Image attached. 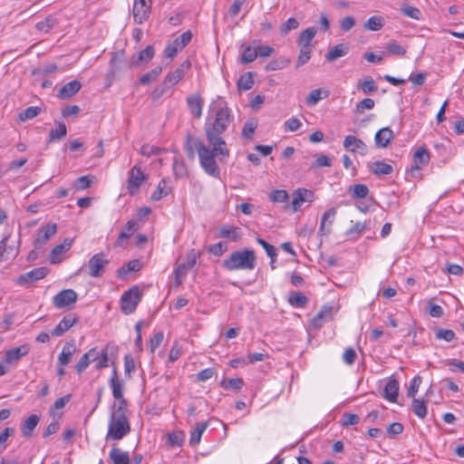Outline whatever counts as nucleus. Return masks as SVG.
Instances as JSON below:
<instances>
[{"label": "nucleus", "instance_id": "423d86ee", "mask_svg": "<svg viewBox=\"0 0 464 464\" xmlns=\"http://www.w3.org/2000/svg\"><path fill=\"white\" fill-rule=\"evenodd\" d=\"M141 299V292L138 286H133L124 292L121 297V308L124 314H130Z\"/></svg>", "mask_w": 464, "mask_h": 464}, {"label": "nucleus", "instance_id": "ea45409f", "mask_svg": "<svg viewBox=\"0 0 464 464\" xmlns=\"http://www.w3.org/2000/svg\"><path fill=\"white\" fill-rule=\"evenodd\" d=\"M359 87L365 94L372 93L377 91V85L372 77H365L362 81L359 82Z\"/></svg>", "mask_w": 464, "mask_h": 464}, {"label": "nucleus", "instance_id": "680f3d73", "mask_svg": "<svg viewBox=\"0 0 464 464\" xmlns=\"http://www.w3.org/2000/svg\"><path fill=\"white\" fill-rule=\"evenodd\" d=\"M164 335L162 332H157L153 334L150 341V350L154 353L155 350L161 344Z\"/></svg>", "mask_w": 464, "mask_h": 464}, {"label": "nucleus", "instance_id": "864d4df0", "mask_svg": "<svg viewBox=\"0 0 464 464\" xmlns=\"http://www.w3.org/2000/svg\"><path fill=\"white\" fill-rule=\"evenodd\" d=\"M256 57H257L256 47L252 48L250 46H246L244 49V52L242 53L241 61L244 63H249L254 62Z\"/></svg>", "mask_w": 464, "mask_h": 464}, {"label": "nucleus", "instance_id": "4c0bfd02", "mask_svg": "<svg viewBox=\"0 0 464 464\" xmlns=\"http://www.w3.org/2000/svg\"><path fill=\"white\" fill-rule=\"evenodd\" d=\"M67 133V129L64 123L58 122L56 125V128L54 130H52L49 133V142H53L56 140H60L63 138Z\"/></svg>", "mask_w": 464, "mask_h": 464}, {"label": "nucleus", "instance_id": "5701e85b", "mask_svg": "<svg viewBox=\"0 0 464 464\" xmlns=\"http://www.w3.org/2000/svg\"><path fill=\"white\" fill-rule=\"evenodd\" d=\"M75 352H76V346H75L74 343H72V342L66 343L63 345V350L58 356L59 365H61V366L67 365L70 362V361L72 360V357L75 353Z\"/></svg>", "mask_w": 464, "mask_h": 464}, {"label": "nucleus", "instance_id": "603ef678", "mask_svg": "<svg viewBox=\"0 0 464 464\" xmlns=\"http://www.w3.org/2000/svg\"><path fill=\"white\" fill-rule=\"evenodd\" d=\"M311 58V47L300 46V53L298 55L296 67L299 68L305 64Z\"/></svg>", "mask_w": 464, "mask_h": 464}, {"label": "nucleus", "instance_id": "4be33fe9", "mask_svg": "<svg viewBox=\"0 0 464 464\" xmlns=\"http://www.w3.org/2000/svg\"><path fill=\"white\" fill-rule=\"evenodd\" d=\"M393 138V131L389 127H384L376 132L374 137L375 145L378 148H386Z\"/></svg>", "mask_w": 464, "mask_h": 464}, {"label": "nucleus", "instance_id": "774afa93", "mask_svg": "<svg viewBox=\"0 0 464 464\" xmlns=\"http://www.w3.org/2000/svg\"><path fill=\"white\" fill-rule=\"evenodd\" d=\"M192 34L190 31H186L179 37H177L174 41L176 42V45L181 47L182 49L191 41Z\"/></svg>", "mask_w": 464, "mask_h": 464}, {"label": "nucleus", "instance_id": "cd10ccee", "mask_svg": "<svg viewBox=\"0 0 464 464\" xmlns=\"http://www.w3.org/2000/svg\"><path fill=\"white\" fill-rule=\"evenodd\" d=\"M39 417L35 414L30 415L22 424L21 431L24 437H31L33 435L34 430L39 423Z\"/></svg>", "mask_w": 464, "mask_h": 464}, {"label": "nucleus", "instance_id": "2f4dec72", "mask_svg": "<svg viewBox=\"0 0 464 464\" xmlns=\"http://www.w3.org/2000/svg\"><path fill=\"white\" fill-rule=\"evenodd\" d=\"M392 171L393 168L392 165L381 160L375 161L371 168V172L377 176L390 175Z\"/></svg>", "mask_w": 464, "mask_h": 464}, {"label": "nucleus", "instance_id": "49530a36", "mask_svg": "<svg viewBox=\"0 0 464 464\" xmlns=\"http://www.w3.org/2000/svg\"><path fill=\"white\" fill-rule=\"evenodd\" d=\"M350 192L353 198H364L367 197L369 189L363 184H357L350 188Z\"/></svg>", "mask_w": 464, "mask_h": 464}, {"label": "nucleus", "instance_id": "20e7f679", "mask_svg": "<svg viewBox=\"0 0 464 464\" xmlns=\"http://www.w3.org/2000/svg\"><path fill=\"white\" fill-rule=\"evenodd\" d=\"M130 431V425L126 414H110L107 440H120Z\"/></svg>", "mask_w": 464, "mask_h": 464}, {"label": "nucleus", "instance_id": "4468645a", "mask_svg": "<svg viewBox=\"0 0 464 464\" xmlns=\"http://www.w3.org/2000/svg\"><path fill=\"white\" fill-rule=\"evenodd\" d=\"M343 145L346 150H349L353 153H358L362 156H364L367 153V145L356 136H345Z\"/></svg>", "mask_w": 464, "mask_h": 464}, {"label": "nucleus", "instance_id": "ddd939ff", "mask_svg": "<svg viewBox=\"0 0 464 464\" xmlns=\"http://www.w3.org/2000/svg\"><path fill=\"white\" fill-rule=\"evenodd\" d=\"M48 272L49 270L46 267H37L21 275L15 282L17 285H25L32 282H36L44 278L48 275Z\"/></svg>", "mask_w": 464, "mask_h": 464}, {"label": "nucleus", "instance_id": "37998d69", "mask_svg": "<svg viewBox=\"0 0 464 464\" xmlns=\"http://www.w3.org/2000/svg\"><path fill=\"white\" fill-rule=\"evenodd\" d=\"M162 72V68L160 66H157L153 68L149 72L143 74L140 80V83L143 85L149 84L151 82H154L158 79L160 74Z\"/></svg>", "mask_w": 464, "mask_h": 464}, {"label": "nucleus", "instance_id": "a211bd4d", "mask_svg": "<svg viewBox=\"0 0 464 464\" xmlns=\"http://www.w3.org/2000/svg\"><path fill=\"white\" fill-rule=\"evenodd\" d=\"M73 240L71 238H66L62 244L55 246L50 256V261L52 264H59L63 261V255H64L67 251H69L72 246Z\"/></svg>", "mask_w": 464, "mask_h": 464}, {"label": "nucleus", "instance_id": "9d476101", "mask_svg": "<svg viewBox=\"0 0 464 464\" xmlns=\"http://www.w3.org/2000/svg\"><path fill=\"white\" fill-rule=\"evenodd\" d=\"M109 264V260L102 253L92 256L88 262L89 275L92 277H99L104 272V267Z\"/></svg>", "mask_w": 464, "mask_h": 464}, {"label": "nucleus", "instance_id": "2eb2a0df", "mask_svg": "<svg viewBox=\"0 0 464 464\" xmlns=\"http://www.w3.org/2000/svg\"><path fill=\"white\" fill-rule=\"evenodd\" d=\"M30 351V346L28 344H22L18 347L8 350L4 357L5 363L9 365H13L17 363V362L24 356L27 355Z\"/></svg>", "mask_w": 464, "mask_h": 464}, {"label": "nucleus", "instance_id": "58836bf2", "mask_svg": "<svg viewBox=\"0 0 464 464\" xmlns=\"http://www.w3.org/2000/svg\"><path fill=\"white\" fill-rule=\"evenodd\" d=\"M168 194L169 190L167 188V180L165 179H162L159 182L156 190L151 194V199L153 201H158L162 198L166 197Z\"/></svg>", "mask_w": 464, "mask_h": 464}, {"label": "nucleus", "instance_id": "3c124183", "mask_svg": "<svg viewBox=\"0 0 464 464\" xmlns=\"http://www.w3.org/2000/svg\"><path fill=\"white\" fill-rule=\"evenodd\" d=\"M375 102L371 98L362 99L356 104L355 112L358 114H362L365 110H372L374 108Z\"/></svg>", "mask_w": 464, "mask_h": 464}, {"label": "nucleus", "instance_id": "de8ad7c7", "mask_svg": "<svg viewBox=\"0 0 464 464\" xmlns=\"http://www.w3.org/2000/svg\"><path fill=\"white\" fill-rule=\"evenodd\" d=\"M435 336L438 340L445 342H452L456 338V334L452 330L439 328L435 331Z\"/></svg>", "mask_w": 464, "mask_h": 464}, {"label": "nucleus", "instance_id": "b1692460", "mask_svg": "<svg viewBox=\"0 0 464 464\" xmlns=\"http://www.w3.org/2000/svg\"><path fill=\"white\" fill-rule=\"evenodd\" d=\"M82 87L79 81L73 80L64 84L59 91L58 96L62 99H67L76 94Z\"/></svg>", "mask_w": 464, "mask_h": 464}, {"label": "nucleus", "instance_id": "39448f33", "mask_svg": "<svg viewBox=\"0 0 464 464\" xmlns=\"http://www.w3.org/2000/svg\"><path fill=\"white\" fill-rule=\"evenodd\" d=\"M199 254L195 249L188 251L185 256V260L177 265L174 270L175 279L174 284L179 286L182 284L183 278L187 276L196 265Z\"/></svg>", "mask_w": 464, "mask_h": 464}, {"label": "nucleus", "instance_id": "0eeeda50", "mask_svg": "<svg viewBox=\"0 0 464 464\" xmlns=\"http://www.w3.org/2000/svg\"><path fill=\"white\" fill-rule=\"evenodd\" d=\"M147 179V176L141 169L135 165L129 172L127 180V191L130 195H135L139 192L141 184Z\"/></svg>", "mask_w": 464, "mask_h": 464}, {"label": "nucleus", "instance_id": "412c9836", "mask_svg": "<svg viewBox=\"0 0 464 464\" xmlns=\"http://www.w3.org/2000/svg\"><path fill=\"white\" fill-rule=\"evenodd\" d=\"M99 357V352L96 348L90 349L87 353H85L79 362L75 365V369L78 373H82L84 372L87 367L90 365L92 362H95Z\"/></svg>", "mask_w": 464, "mask_h": 464}, {"label": "nucleus", "instance_id": "f3484780", "mask_svg": "<svg viewBox=\"0 0 464 464\" xmlns=\"http://www.w3.org/2000/svg\"><path fill=\"white\" fill-rule=\"evenodd\" d=\"M336 216V208H331L327 211H325L321 218L320 227L318 229V234L320 236H327L331 233L332 225L335 219Z\"/></svg>", "mask_w": 464, "mask_h": 464}, {"label": "nucleus", "instance_id": "dca6fc26", "mask_svg": "<svg viewBox=\"0 0 464 464\" xmlns=\"http://www.w3.org/2000/svg\"><path fill=\"white\" fill-rule=\"evenodd\" d=\"M57 231V225L55 223H49L41 227L36 234L34 245L36 246L44 245Z\"/></svg>", "mask_w": 464, "mask_h": 464}, {"label": "nucleus", "instance_id": "bb28decb", "mask_svg": "<svg viewBox=\"0 0 464 464\" xmlns=\"http://www.w3.org/2000/svg\"><path fill=\"white\" fill-rule=\"evenodd\" d=\"M398 392L399 382L395 379H390L384 387V398L391 402H395Z\"/></svg>", "mask_w": 464, "mask_h": 464}, {"label": "nucleus", "instance_id": "9b49d317", "mask_svg": "<svg viewBox=\"0 0 464 464\" xmlns=\"http://www.w3.org/2000/svg\"><path fill=\"white\" fill-rule=\"evenodd\" d=\"M314 200V193L312 190L306 188H297L292 194L291 206L293 211L300 209L301 206L304 202L312 203Z\"/></svg>", "mask_w": 464, "mask_h": 464}, {"label": "nucleus", "instance_id": "5fc2aeb1", "mask_svg": "<svg viewBox=\"0 0 464 464\" xmlns=\"http://www.w3.org/2000/svg\"><path fill=\"white\" fill-rule=\"evenodd\" d=\"M422 382V378L420 375L415 376L410 383V387L407 391V396L411 398H415L419 388Z\"/></svg>", "mask_w": 464, "mask_h": 464}, {"label": "nucleus", "instance_id": "f8f14e48", "mask_svg": "<svg viewBox=\"0 0 464 464\" xmlns=\"http://www.w3.org/2000/svg\"><path fill=\"white\" fill-rule=\"evenodd\" d=\"M430 160V153L425 147H419L413 154V165L411 168V173L413 175L415 172H419L425 166L429 164Z\"/></svg>", "mask_w": 464, "mask_h": 464}, {"label": "nucleus", "instance_id": "aec40b11", "mask_svg": "<svg viewBox=\"0 0 464 464\" xmlns=\"http://www.w3.org/2000/svg\"><path fill=\"white\" fill-rule=\"evenodd\" d=\"M78 322V318L73 314H68L64 316L59 324L52 331L53 336H62L66 333L72 326Z\"/></svg>", "mask_w": 464, "mask_h": 464}, {"label": "nucleus", "instance_id": "8fccbe9b", "mask_svg": "<svg viewBox=\"0 0 464 464\" xmlns=\"http://www.w3.org/2000/svg\"><path fill=\"white\" fill-rule=\"evenodd\" d=\"M289 302L296 307H304L307 303V297L301 293L295 292L290 295Z\"/></svg>", "mask_w": 464, "mask_h": 464}, {"label": "nucleus", "instance_id": "a19ab883", "mask_svg": "<svg viewBox=\"0 0 464 464\" xmlns=\"http://www.w3.org/2000/svg\"><path fill=\"white\" fill-rule=\"evenodd\" d=\"M254 80L251 72H246L240 76L237 88L240 91H248L253 87Z\"/></svg>", "mask_w": 464, "mask_h": 464}, {"label": "nucleus", "instance_id": "c03bdc74", "mask_svg": "<svg viewBox=\"0 0 464 464\" xmlns=\"http://www.w3.org/2000/svg\"><path fill=\"white\" fill-rule=\"evenodd\" d=\"M220 235L223 237H227L233 241H236L240 237L239 228L236 227L226 226L221 227Z\"/></svg>", "mask_w": 464, "mask_h": 464}, {"label": "nucleus", "instance_id": "7c9ffc66", "mask_svg": "<svg viewBox=\"0 0 464 464\" xmlns=\"http://www.w3.org/2000/svg\"><path fill=\"white\" fill-rule=\"evenodd\" d=\"M329 96V92L327 90H323L321 88L314 89L310 92L309 95L306 97V104L308 106L316 105L321 100L325 99Z\"/></svg>", "mask_w": 464, "mask_h": 464}, {"label": "nucleus", "instance_id": "7ed1b4c3", "mask_svg": "<svg viewBox=\"0 0 464 464\" xmlns=\"http://www.w3.org/2000/svg\"><path fill=\"white\" fill-rule=\"evenodd\" d=\"M191 67V63L188 59L182 62L178 68L174 71L169 72L165 77L161 83V86L156 88L152 92L153 99H159L161 97L168 89L174 87L178 84L186 75V73L189 71Z\"/></svg>", "mask_w": 464, "mask_h": 464}, {"label": "nucleus", "instance_id": "f257e3e1", "mask_svg": "<svg viewBox=\"0 0 464 464\" xmlns=\"http://www.w3.org/2000/svg\"><path fill=\"white\" fill-rule=\"evenodd\" d=\"M233 117L225 101L218 99L214 101L208 112V119L205 124L207 140L212 150L208 148L204 142L190 135H188L185 142V150L190 159L198 154L200 166L208 175L218 178L220 174L219 167L215 160L218 157L219 161L229 157V150L221 134L227 129Z\"/></svg>", "mask_w": 464, "mask_h": 464}, {"label": "nucleus", "instance_id": "6e6d98bb", "mask_svg": "<svg viewBox=\"0 0 464 464\" xmlns=\"http://www.w3.org/2000/svg\"><path fill=\"white\" fill-rule=\"evenodd\" d=\"M270 200L275 203H283L288 199V193L285 189H276L270 193Z\"/></svg>", "mask_w": 464, "mask_h": 464}, {"label": "nucleus", "instance_id": "c756f323", "mask_svg": "<svg viewBox=\"0 0 464 464\" xmlns=\"http://www.w3.org/2000/svg\"><path fill=\"white\" fill-rule=\"evenodd\" d=\"M110 459L113 464H130V456L126 451H122L119 448H112L110 451Z\"/></svg>", "mask_w": 464, "mask_h": 464}, {"label": "nucleus", "instance_id": "f03ea898", "mask_svg": "<svg viewBox=\"0 0 464 464\" xmlns=\"http://www.w3.org/2000/svg\"><path fill=\"white\" fill-rule=\"evenodd\" d=\"M256 255L251 249L233 252L223 261V267L229 271L253 270L256 266Z\"/></svg>", "mask_w": 464, "mask_h": 464}, {"label": "nucleus", "instance_id": "0e129e2a", "mask_svg": "<svg viewBox=\"0 0 464 464\" xmlns=\"http://www.w3.org/2000/svg\"><path fill=\"white\" fill-rule=\"evenodd\" d=\"M154 56V48L150 45L147 46L144 50L139 53V60L140 62L148 63Z\"/></svg>", "mask_w": 464, "mask_h": 464}, {"label": "nucleus", "instance_id": "13d9d810", "mask_svg": "<svg viewBox=\"0 0 464 464\" xmlns=\"http://www.w3.org/2000/svg\"><path fill=\"white\" fill-rule=\"evenodd\" d=\"M256 126L257 123L254 120L246 121L242 130V135L246 139H251Z\"/></svg>", "mask_w": 464, "mask_h": 464}, {"label": "nucleus", "instance_id": "72a5a7b5", "mask_svg": "<svg viewBox=\"0 0 464 464\" xmlns=\"http://www.w3.org/2000/svg\"><path fill=\"white\" fill-rule=\"evenodd\" d=\"M317 33L315 27H309L305 29L300 35L298 44L303 47H310V44Z\"/></svg>", "mask_w": 464, "mask_h": 464}, {"label": "nucleus", "instance_id": "c9c22d12", "mask_svg": "<svg viewBox=\"0 0 464 464\" xmlns=\"http://www.w3.org/2000/svg\"><path fill=\"white\" fill-rule=\"evenodd\" d=\"M291 60L287 57H280L277 59L271 60L266 66V71H276L281 70L288 66Z\"/></svg>", "mask_w": 464, "mask_h": 464}, {"label": "nucleus", "instance_id": "338daca9", "mask_svg": "<svg viewBox=\"0 0 464 464\" xmlns=\"http://www.w3.org/2000/svg\"><path fill=\"white\" fill-rule=\"evenodd\" d=\"M298 25V21L295 18L291 17L282 25L281 33L283 34H287L291 30L296 29Z\"/></svg>", "mask_w": 464, "mask_h": 464}, {"label": "nucleus", "instance_id": "6ab92c4d", "mask_svg": "<svg viewBox=\"0 0 464 464\" xmlns=\"http://www.w3.org/2000/svg\"><path fill=\"white\" fill-rule=\"evenodd\" d=\"M203 100L198 93H194L187 97V105L189 112L197 119L202 116Z\"/></svg>", "mask_w": 464, "mask_h": 464}, {"label": "nucleus", "instance_id": "e433bc0d", "mask_svg": "<svg viewBox=\"0 0 464 464\" xmlns=\"http://www.w3.org/2000/svg\"><path fill=\"white\" fill-rule=\"evenodd\" d=\"M244 381L241 378L224 379L220 382V386L226 390L239 391L242 389Z\"/></svg>", "mask_w": 464, "mask_h": 464}, {"label": "nucleus", "instance_id": "1a4fd4ad", "mask_svg": "<svg viewBox=\"0 0 464 464\" xmlns=\"http://www.w3.org/2000/svg\"><path fill=\"white\" fill-rule=\"evenodd\" d=\"M77 301V294L72 289H64L60 291L53 298V305L58 309L72 306Z\"/></svg>", "mask_w": 464, "mask_h": 464}, {"label": "nucleus", "instance_id": "09e8293b", "mask_svg": "<svg viewBox=\"0 0 464 464\" xmlns=\"http://www.w3.org/2000/svg\"><path fill=\"white\" fill-rule=\"evenodd\" d=\"M256 242L265 249L267 256L271 258V263H275L277 256L276 247L260 237L256 238Z\"/></svg>", "mask_w": 464, "mask_h": 464}, {"label": "nucleus", "instance_id": "69168bd1", "mask_svg": "<svg viewBox=\"0 0 464 464\" xmlns=\"http://www.w3.org/2000/svg\"><path fill=\"white\" fill-rule=\"evenodd\" d=\"M360 418L357 414L353 413H344L342 418V425L343 426H350L355 425L359 422Z\"/></svg>", "mask_w": 464, "mask_h": 464}, {"label": "nucleus", "instance_id": "6e6552de", "mask_svg": "<svg viewBox=\"0 0 464 464\" xmlns=\"http://www.w3.org/2000/svg\"><path fill=\"white\" fill-rule=\"evenodd\" d=\"M150 11L151 0H134L132 13L135 23H144L149 18Z\"/></svg>", "mask_w": 464, "mask_h": 464}, {"label": "nucleus", "instance_id": "f704fd0d", "mask_svg": "<svg viewBox=\"0 0 464 464\" xmlns=\"http://www.w3.org/2000/svg\"><path fill=\"white\" fill-rule=\"evenodd\" d=\"M384 25L383 17L381 15L371 16L364 24V28L370 31H379Z\"/></svg>", "mask_w": 464, "mask_h": 464}, {"label": "nucleus", "instance_id": "a18cd8bd", "mask_svg": "<svg viewBox=\"0 0 464 464\" xmlns=\"http://www.w3.org/2000/svg\"><path fill=\"white\" fill-rule=\"evenodd\" d=\"M41 111L40 107L38 106H31L19 113V120L21 121H25L28 120H32L35 118Z\"/></svg>", "mask_w": 464, "mask_h": 464}, {"label": "nucleus", "instance_id": "052dcab7", "mask_svg": "<svg viewBox=\"0 0 464 464\" xmlns=\"http://www.w3.org/2000/svg\"><path fill=\"white\" fill-rule=\"evenodd\" d=\"M185 434L182 431L169 434L168 441L172 446H180L184 440Z\"/></svg>", "mask_w": 464, "mask_h": 464}, {"label": "nucleus", "instance_id": "e2e57ef3", "mask_svg": "<svg viewBox=\"0 0 464 464\" xmlns=\"http://www.w3.org/2000/svg\"><path fill=\"white\" fill-rule=\"evenodd\" d=\"M284 126L289 131H296L302 126V122L296 117H291L285 121Z\"/></svg>", "mask_w": 464, "mask_h": 464}, {"label": "nucleus", "instance_id": "393cba45", "mask_svg": "<svg viewBox=\"0 0 464 464\" xmlns=\"http://www.w3.org/2000/svg\"><path fill=\"white\" fill-rule=\"evenodd\" d=\"M139 229V224L136 220L130 219L129 220L125 226L123 227L121 232L118 237V244L121 245V243L127 239H129L137 230Z\"/></svg>", "mask_w": 464, "mask_h": 464}, {"label": "nucleus", "instance_id": "473e14b6", "mask_svg": "<svg viewBox=\"0 0 464 464\" xmlns=\"http://www.w3.org/2000/svg\"><path fill=\"white\" fill-rule=\"evenodd\" d=\"M208 422H201L198 423L197 426L194 428V430L190 432V444L191 445H198L201 440V436L203 432L208 428Z\"/></svg>", "mask_w": 464, "mask_h": 464}, {"label": "nucleus", "instance_id": "c85d7f7f", "mask_svg": "<svg viewBox=\"0 0 464 464\" xmlns=\"http://www.w3.org/2000/svg\"><path fill=\"white\" fill-rule=\"evenodd\" d=\"M349 52L348 45L344 44H340L334 46L325 55V58L329 62H334L340 57L346 55Z\"/></svg>", "mask_w": 464, "mask_h": 464}, {"label": "nucleus", "instance_id": "a878e982", "mask_svg": "<svg viewBox=\"0 0 464 464\" xmlns=\"http://www.w3.org/2000/svg\"><path fill=\"white\" fill-rule=\"evenodd\" d=\"M110 386L115 399H121L123 396V382L118 378L117 370L114 368L110 380Z\"/></svg>", "mask_w": 464, "mask_h": 464}, {"label": "nucleus", "instance_id": "bf43d9fd", "mask_svg": "<svg viewBox=\"0 0 464 464\" xmlns=\"http://www.w3.org/2000/svg\"><path fill=\"white\" fill-rule=\"evenodd\" d=\"M401 12L404 15H406L410 18L415 19V20H420L421 17L420 11L418 8L413 7V6H410V5L403 6L401 8Z\"/></svg>", "mask_w": 464, "mask_h": 464}, {"label": "nucleus", "instance_id": "4d7b16f0", "mask_svg": "<svg viewBox=\"0 0 464 464\" xmlns=\"http://www.w3.org/2000/svg\"><path fill=\"white\" fill-rule=\"evenodd\" d=\"M91 179L89 176H82L78 178L72 184L75 190L80 191L88 188L91 186Z\"/></svg>", "mask_w": 464, "mask_h": 464}, {"label": "nucleus", "instance_id": "79ce46f5", "mask_svg": "<svg viewBox=\"0 0 464 464\" xmlns=\"http://www.w3.org/2000/svg\"><path fill=\"white\" fill-rule=\"evenodd\" d=\"M412 411L416 416L424 419L427 415V406L424 401L413 398Z\"/></svg>", "mask_w": 464, "mask_h": 464}]
</instances>
